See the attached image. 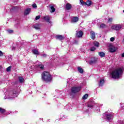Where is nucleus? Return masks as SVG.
Returning <instances> with one entry per match:
<instances>
[{"label": "nucleus", "instance_id": "b1692460", "mask_svg": "<svg viewBox=\"0 0 124 124\" xmlns=\"http://www.w3.org/2000/svg\"><path fill=\"white\" fill-rule=\"evenodd\" d=\"M93 44H94V46H95V47H97V48L99 47V43H98V42H94Z\"/></svg>", "mask_w": 124, "mask_h": 124}, {"label": "nucleus", "instance_id": "58836bf2", "mask_svg": "<svg viewBox=\"0 0 124 124\" xmlns=\"http://www.w3.org/2000/svg\"><path fill=\"white\" fill-rule=\"evenodd\" d=\"M12 51H15V50H16V47L13 46L12 48Z\"/></svg>", "mask_w": 124, "mask_h": 124}, {"label": "nucleus", "instance_id": "c756f323", "mask_svg": "<svg viewBox=\"0 0 124 124\" xmlns=\"http://www.w3.org/2000/svg\"><path fill=\"white\" fill-rule=\"evenodd\" d=\"M96 49L95 47L93 46L91 47L90 51H91V52H93V51H95Z\"/></svg>", "mask_w": 124, "mask_h": 124}, {"label": "nucleus", "instance_id": "0eeeda50", "mask_svg": "<svg viewBox=\"0 0 124 124\" xmlns=\"http://www.w3.org/2000/svg\"><path fill=\"white\" fill-rule=\"evenodd\" d=\"M122 28V25L120 24L114 25L112 27V30L115 31H120V29Z\"/></svg>", "mask_w": 124, "mask_h": 124}, {"label": "nucleus", "instance_id": "f03ea898", "mask_svg": "<svg viewBox=\"0 0 124 124\" xmlns=\"http://www.w3.org/2000/svg\"><path fill=\"white\" fill-rule=\"evenodd\" d=\"M123 69H121V68H119L112 71L110 75L112 78H121L122 75H123Z\"/></svg>", "mask_w": 124, "mask_h": 124}, {"label": "nucleus", "instance_id": "ddd939ff", "mask_svg": "<svg viewBox=\"0 0 124 124\" xmlns=\"http://www.w3.org/2000/svg\"><path fill=\"white\" fill-rule=\"evenodd\" d=\"M72 8V6H71V4H70V3H67V4H66L65 9L66 10H70Z\"/></svg>", "mask_w": 124, "mask_h": 124}, {"label": "nucleus", "instance_id": "f3484780", "mask_svg": "<svg viewBox=\"0 0 124 124\" xmlns=\"http://www.w3.org/2000/svg\"><path fill=\"white\" fill-rule=\"evenodd\" d=\"M79 18L77 16L74 17L72 20V23H76V22H78Z\"/></svg>", "mask_w": 124, "mask_h": 124}, {"label": "nucleus", "instance_id": "4be33fe9", "mask_svg": "<svg viewBox=\"0 0 124 124\" xmlns=\"http://www.w3.org/2000/svg\"><path fill=\"white\" fill-rule=\"evenodd\" d=\"M56 11V9H55V7L54 6H50V12L51 13H54Z\"/></svg>", "mask_w": 124, "mask_h": 124}, {"label": "nucleus", "instance_id": "1a4fd4ad", "mask_svg": "<svg viewBox=\"0 0 124 124\" xmlns=\"http://www.w3.org/2000/svg\"><path fill=\"white\" fill-rule=\"evenodd\" d=\"M118 50V47L112 46L109 48V52L110 53H115Z\"/></svg>", "mask_w": 124, "mask_h": 124}, {"label": "nucleus", "instance_id": "6e6552de", "mask_svg": "<svg viewBox=\"0 0 124 124\" xmlns=\"http://www.w3.org/2000/svg\"><path fill=\"white\" fill-rule=\"evenodd\" d=\"M83 34H84V32H83V31H80L77 32L76 36L77 37L80 38V37H82L83 36Z\"/></svg>", "mask_w": 124, "mask_h": 124}, {"label": "nucleus", "instance_id": "a19ab883", "mask_svg": "<svg viewBox=\"0 0 124 124\" xmlns=\"http://www.w3.org/2000/svg\"><path fill=\"white\" fill-rule=\"evenodd\" d=\"M113 81H118V80H119V78H113Z\"/></svg>", "mask_w": 124, "mask_h": 124}, {"label": "nucleus", "instance_id": "79ce46f5", "mask_svg": "<svg viewBox=\"0 0 124 124\" xmlns=\"http://www.w3.org/2000/svg\"><path fill=\"white\" fill-rule=\"evenodd\" d=\"M43 57H44V58H46V57H47V54H43Z\"/></svg>", "mask_w": 124, "mask_h": 124}, {"label": "nucleus", "instance_id": "2f4dec72", "mask_svg": "<svg viewBox=\"0 0 124 124\" xmlns=\"http://www.w3.org/2000/svg\"><path fill=\"white\" fill-rule=\"evenodd\" d=\"M112 21H113V18H109L108 19V23H112Z\"/></svg>", "mask_w": 124, "mask_h": 124}, {"label": "nucleus", "instance_id": "7c9ffc66", "mask_svg": "<svg viewBox=\"0 0 124 124\" xmlns=\"http://www.w3.org/2000/svg\"><path fill=\"white\" fill-rule=\"evenodd\" d=\"M80 3L82 4V5H86V2L84 1L83 0H80Z\"/></svg>", "mask_w": 124, "mask_h": 124}, {"label": "nucleus", "instance_id": "9b49d317", "mask_svg": "<svg viewBox=\"0 0 124 124\" xmlns=\"http://www.w3.org/2000/svg\"><path fill=\"white\" fill-rule=\"evenodd\" d=\"M42 80L46 83H49L52 81V78H42Z\"/></svg>", "mask_w": 124, "mask_h": 124}, {"label": "nucleus", "instance_id": "a18cd8bd", "mask_svg": "<svg viewBox=\"0 0 124 124\" xmlns=\"http://www.w3.org/2000/svg\"><path fill=\"white\" fill-rule=\"evenodd\" d=\"M18 78H22V77H18Z\"/></svg>", "mask_w": 124, "mask_h": 124}, {"label": "nucleus", "instance_id": "9d476101", "mask_svg": "<svg viewBox=\"0 0 124 124\" xmlns=\"http://www.w3.org/2000/svg\"><path fill=\"white\" fill-rule=\"evenodd\" d=\"M55 38L56 39H58V40H60L61 41L64 39V36H63L62 35H57L55 36Z\"/></svg>", "mask_w": 124, "mask_h": 124}, {"label": "nucleus", "instance_id": "c85d7f7f", "mask_svg": "<svg viewBox=\"0 0 124 124\" xmlns=\"http://www.w3.org/2000/svg\"><path fill=\"white\" fill-rule=\"evenodd\" d=\"M12 67V66H9L8 67H7V68H6V71L7 72H9V71H11V68Z\"/></svg>", "mask_w": 124, "mask_h": 124}, {"label": "nucleus", "instance_id": "4c0bfd02", "mask_svg": "<svg viewBox=\"0 0 124 124\" xmlns=\"http://www.w3.org/2000/svg\"><path fill=\"white\" fill-rule=\"evenodd\" d=\"M2 56H3V53L0 50V57H2Z\"/></svg>", "mask_w": 124, "mask_h": 124}, {"label": "nucleus", "instance_id": "4468645a", "mask_svg": "<svg viewBox=\"0 0 124 124\" xmlns=\"http://www.w3.org/2000/svg\"><path fill=\"white\" fill-rule=\"evenodd\" d=\"M31 8H28L24 11V15H29V14H30V13L31 12Z\"/></svg>", "mask_w": 124, "mask_h": 124}, {"label": "nucleus", "instance_id": "72a5a7b5", "mask_svg": "<svg viewBox=\"0 0 124 124\" xmlns=\"http://www.w3.org/2000/svg\"><path fill=\"white\" fill-rule=\"evenodd\" d=\"M32 6L33 8H36V7H37V5H36V4L35 3L33 4Z\"/></svg>", "mask_w": 124, "mask_h": 124}, {"label": "nucleus", "instance_id": "e433bc0d", "mask_svg": "<svg viewBox=\"0 0 124 124\" xmlns=\"http://www.w3.org/2000/svg\"><path fill=\"white\" fill-rule=\"evenodd\" d=\"M110 41H111V42H113V41H114V40H115V38H114V37H111V38H110Z\"/></svg>", "mask_w": 124, "mask_h": 124}, {"label": "nucleus", "instance_id": "39448f33", "mask_svg": "<svg viewBox=\"0 0 124 124\" xmlns=\"http://www.w3.org/2000/svg\"><path fill=\"white\" fill-rule=\"evenodd\" d=\"M80 90H81V87H74L72 88L71 91H72V93H78V92H79Z\"/></svg>", "mask_w": 124, "mask_h": 124}, {"label": "nucleus", "instance_id": "ea45409f", "mask_svg": "<svg viewBox=\"0 0 124 124\" xmlns=\"http://www.w3.org/2000/svg\"><path fill=\"white\" fill-rule=\"evenodd\" d=\"M8 31L10 33H12L14 31H13V30H10Z\"/></svg>", "mask_w": 124, "mask_h": 124}, {"label": "nucleus", "instance_id": "37998d69", "mask_svg": "<svg viewBox=\"0 0 124 124\" xmlns=\"http://www.w3.org/2000/svg\"><path fill=\"white\" fill-rule=\"evenodd\" d=\"M122 58H124V53L122 54Z\"/></svg>", "mask_w": 124, "mask_h": 124}, {"label": "nucleus", "instance_id": "423d86ee", "mask_svg": "<svg viewBox=\"0 0 124 124\" xmlns=\"http://www.w3.org/2000/svg\"><path fill=\"white\" fill-rule=\"evenodd\" d=\"M105 117H106V121L109 122L113 119V115L111 114H105Z\"/></svg>", "mask_w": 124, "mask_h": 124}, {"label": "nucleus", "instance_id": "7ed1b4c3", "mask_svg": "<svg viewBox=\"0 0 124 124\" xmlns=\"http://www.w3.org/2000/svg\"><path fill=\"white\" fill-rule=\"evenodd\" d=\"M52 76L49 72L44 71L42 74V78H51Z\"/></svg>", "mask_w": 124, "mask_h": 124}, {"label": "nucleus", "instance_id": "6ab92c4d", "mask_svg": "<svg viewBox=\"0 0 124 124\" xmlns=\"http://www.w3.org/2000/svg\"><path fill=\"white\" fill-rule=\"evenodd\" d=\"M32 52L34 55H39V52L37 49H32Z\"/></svg>", "mask_w": 124, "mask_h": 124}, {"label": "nucleus", "instance_id": "412c9836", "mask_svg": "<svg viewBox=\"0 0 124 124\" xmlns=\"http://www.w3.org/2000/svg\"><path fill=\"white\" fill-rule=\"evenodd\" d=\"M98 54L101 58H104L105 57V53L103 52H98Z\"/></svg>", "mask_w": 124, "mask_h": 124}, {"label": "nucleus", "instance_id": "f8f14e48", "mask_svg": "<svg viewBox=\"0 0 124 124\" xmlns=\"http://www.w3.org/2000/svg\"><path fill=\"white\" fill-rule=\"evenodd\" d=\"M44 19L46 20V22H47V23H49V24H51V23H52V22L50 21V17L49 16H46L44 17Z\"/></svg>", "mask_w": 124, "mask_h": 124}, {"label": "nucleus", "instance_id": "cd10ccee", "mask_svg": "<svg viewBox=\"0 0 124 124\" xmlns=\"http://www.w3.org/2000/svg\"><path fill=\"white\" fill-rule=\"evenodd\" d=\"M87 106L89 108H93V103H89L88 104Z\"/></svg>", "mask_w": 124, "mask_h": 124}, {"label": "nucleus", "instance_id": "aec40b11", "mask_svg": "<svg viewBox=\"0 0 124 124\" xmlns=\"http://www.w3.org/2000/svg\"><path fill=\"white\" fill-rule=\"evenodd\" d=\"M92 1L90 0H88L86 2V4L85 5H87L88 6H91V5H92Z\"/></svg>", "mask_w": 124, "mask_h": 124}, {"label": "nucleus", "instance_id": "20e7f679", "mask_svg": "<svg viewBox=\"0 0 124 124\" xmlns=\"http://www.w3.org/2000/svg\"><path fill=\"white\" fill-rule=\"evenodd\" d=\"M97 58H96L95 57H92L91 58V60L89 62V64L90 65H92V64H93V63H96V62H97Z\"/></svg>", "mask_w": 124, "mask_h": 124}, {"label": "nucleus", "instance_id": "5701e85b", "mask_svg": "<svg viewBox=\"0 0 124 124\" xmlns=\"http://www.w3.org/2000/svg\"><path fill=\"white\" fill-rule=\"evenodd\" d=\"M100 28H101V29H105L106 28V24L104 23H102L100 25Z\"/></svg>", "mask_w": 124, "mask_h": 124}, {"label": "nucleus", "instance_id": "dca6fc26", "mask_svg": "<svg viewBox=\"0 0 124 124\" xmlns=\"http://www.w3.org/2000/svg\"><path fill=\"white\" fill-rule=\"evenodd\" d=\"M104 79L103 78H101L100 79V81L99 82V87H101L102 86H103V84H104Z\"/></svg>", "mask_w": 124, "mask_h": 124}, {"label": "nucleus", "instance_id": "f704fd0d", "mask_svg": "<svg viewBox=\"0 0 124 124\" xmlns=\"http://www.w3.org/2000/svg\"><path fill=\"white\" fill-rule=\"evenodd\" d=\"M40 16H37L35 17V20H39V19H40Z\"/></svg>", "mask_w": 124, "mask_h": 124}, {"label": "nucleus", "instance_id": "a878e982", "mask_svg": "<svg viewBox=\"0 0 124 124\" xmlns=\"http://www.w3.org/2000/svg\"><path fill=\"white\" fill-rule=\"evenodd\" d=\"M5 112V109L0 108V113H1V114H3V113H4Z\"/></svg>", "mask_w": 124, "mask_h": 124}, {"label": "nucleus", "instance_id": "a211bd4d", "mask_svg": "<svg viewBox=\"0 0 124 124\" xmlns=\"http://www.w3.org/2000/svg\"><path fill=\"white\" fill-rule=\"evenodd\" d=\"M78 70L81 74H83V73H84V69L81 68V67H78Z\"/></svg>", "mask_w": 124, "mask_h": 124}, {"label": "nucleus", "instance_id": "2eb2a0df", "mask_svg": "<svg viewBox=\"0 0 124 124\" xmlns=\"http://www.w3.org/2000/svg\"><path fill=\"white\" fill-rule=\"evenodd\" d=\"M91 33V37L92 38V39H94V38H95V33H94V32L93 31H91L90 32Z\"/></svg>", "mask_w": 124, "mask_h": 124}, {"label": "nucleus", "instance_id": "f257e3e1", "mask_svg": "<svg viewBox=\"0 0 124 124\" xmlns=\"http://www.w3.org/2000/svg\"><path fill=\"white\" fill-rule=\"evenodd\" d=\"M19 95V92L17 89H14L10 92H7L5 93V96L4 97V99H12Z\"/></svg>", "mask_w": 124, "mask_h": 124}, {"label": "nucleus", "instance_id": "473e14b6", "mask_svg": "<svg viewBox=\"0 0 124 124\" xmlns=\"http://www.w3.org/2000/svg\"><path fill=\"white\" fill-rule=\"evenodd\" d=\"M25 79H24V78H19V82L20 83H23L24 82Z\"/></svg>", "mask_w": 124, "mask_h": 124}, {"label": "nucleus", "instance_id": "bb28decb", "mask_svg": "<svg viewBox=\"0 0 124 124\" xmlns=\"http://www.w3.org/2000/svg\"><path fill=\"white\" fill-rule=\"evenodd\" d=\"M89 95L88 94H84L82 97V99H87Z\"/></svg>", "mask_w": 124, "mask_h": 124}, {"label": "nucleus", "instance_id": "c03bdc74", "mask_svg": "<svg viewBox=\"0 0 124 124\" xmlns=\"http://www.w3.org/2000/svg\"><path fill=\"white\" fill-rule=\"evenodd\" d=\"M2 69V66H0V70H1Z\"/></svg>", "mask_w": 124, "mask_h": 124}, {"label": "nucleus", "instance_id": "c9c22d12", "mask_svg": "<svg viewBox=\"0 0 124 124\" xmlns=\"http://www.w3.org/2000/svg\"><path fill=\"white\" fill-rule=\"evenodd\" d=\"M34 29L35 30H40V28H39L38 26H34Z\"/></svg>", "mask_w": 124, "mask_h": 124}, {"label": "nucleus", "instance_id": "393cba45", "mask_svg": "<svg viewBox=\"0 0 124 124\" xmlns=\"http://www.w3.org/2000/svg\"><path fill=\"white\" fill-rule=\"evenodd\" d=\"M38 67H39L42 70L44 69V65H43V64H38Z\"/></svg>", "mask_w": 124, "mask_h": 124}]
</instances>
